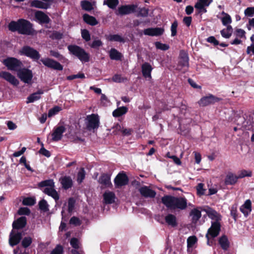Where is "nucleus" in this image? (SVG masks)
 Listing matches in <instances>:
<instances>
[{
    "mask_svg": "<svg viewBox=\"0 0 254 254\" xmlns=\"http://www.w3.org/2000/svg\"><path fill=\"white\" fill-rule=\"evenodd\" d=\"M204 6H205L199 1L197 2L194 5V7L198 10L199 13H205L206 12V9Z\"/></svg>",
    "mask_w": 254,
    "mask_h": 254,
    "instance_id": "48",
    "label": "nucleus"
},
{
    "mask_svg": "<svg viewBox=\"0 0 254 254\" xmlns=\"http://www.w3.org/2000/svg\"><path fill=\"white\" fill-rule=\"evenodd\" d=\"M204 184L199 183L196 187L197 193L199 195H203L205 193V190L203 189Z\"/></svg>",
    "mask_w": 254,
    "mask_h": 254,
    "instance_id": "54",
    "label": "nucleus"
},
{
    "mask_svg": "<svg viewBox=\"0 0 254 254\" xmlns=\"http://www.w3.org/2000/svg\"><path fill=\"white\" fill-rule=\"evenodd\" d=\"M41 61L44 65L48 67L58 70H62L63 69V66L60 63L54 60L45 58L42 59Z\"/></svg>",
    "mask_w": 254,
    "mask_h": 254,
    "instance_id": "11",
    "label": "nucleus"
},
{
    "mask_svg": "<svg viewBox=\"0 0 254 254\" xmlns=\"http://www.w3.org/2000/svg\"><path fill=\"white\" fill-rule=\"evenodd\" d=\"M138 190L140 194L145 198H154L156 194L155 191L145 186L139 188Z\"/></svg>",
    "mask_w": 254,
    "mask_h": 254,
    "instance_id": "18",
    "label": "nucleus"
},
{
    "mask_svg": "<svg viewBox=\"0 0 254 254\" xmlns=\"http://www.w3.org/2000/svg\"><path fill=\"white\" fill-rule=\"evenodd\" d=\"M17 213L20 215H29L30 213V210L27 207H21L18 210Z\"/></svg>",
    "mask_w": 254,
    "mask_h": 254,
    "instance_id": "56",
    "label": "nucleus"
},
{
    "mask_svg": "<svg viewBox=\"0 0 254 254\" xmlns=\"http://www.w3.org/2000/svg\"><path fill=\"white\" fill-rule=\"evenodd\" d=\"M83 18L86 23L92 26L96 25L98 23V21L94 17L90 16L88 14H84L83 15Z\"/></svg>",
    "mask_w": 254,
    "mask_h": 254,
    "instance_id": "31",
    "label": "nucleus"
},
{
    "mask_svg": "<svg viewBox=\"0 0 254 254\" xmlns=\"http://www.w3.org/2000/svg\"><path fill=\"white\" fill-rule=\"evenodd\" d=\"M149 9L148 8L143 7L139 8L138 10L137 16L147 17L148 15Z\"/></svg>",
    "mask_w": 254,
    "mask_h": 254,
    "instance_id": "46",
    "label": "nucleus"
},
{
    "mask_svg": "<svg viewBox=\"0 0 254 254\" xmlns=\"http://www.w3.org/2000/svg\"><path fill=\"white\" fill-rule=\"evenodd\" d=\"M141 69L142 75L145 78H151V72L152 68L149 63H144L141 66Z\"/></svg>",
    "mask_w": 254,
    "mask_h": 254,
    "instance_id": "24",
    "label": "nucleus"
},
{
    "mask_svg": "<svg viewBox=\"0 0 254 254\" xmlns=\"http://www.w3.org/2000/svg\"><path fill=\"white\" fill-rule=\"evenodd\" d=\"M162 202L171 210H185L188 206L187 199L185 197L165 195L161 198Z\"/></svg>",
    "mask_w": 254,
    "mask_h": 254,
    "instance_id": "2",
    "label": "nucleus"
},
{
    "mask_svg": "<svg viewBox=\"0 0 254 254\" xmlns=\"http://www.w3.org/2000/svg\"><path fill=\"white\" fill-rule=\"evenodd\" d=\"M60 181L62 185V187L67 190L72 187L73 182L71 178L69 176H64L60 179Z\"/></svg>",
    "mask_w": 254,
    "mask_h": 254,
    "instance_id": "25",
    "label": "nucleus"
},
{
    "mask_svg": "<svg viewBox=\"0 0 254 254\" xmlns=\"http://www.w3.org/2000/svg\"><path fill=\"white\" fill-rule=\"evenodd\" d=\"M81 36L86 42L90 40V35L89 31L86 29L81 30Z\"/></svg>",
    "mask_w": 254,
    "mask_h": 254,
    "instance_id": "55",
    "label": "nucleus"
},
{
    "mask_svg": "<svg viewBox=\"0 0 254 254\" xmlns=\"http://www.w3.org/2000/svg\"><path fill=\"white\" fill-rule=\"evenodd\" d=\"M98 182L106 188L110 187L112 185L111 182V176L108 174H101Z\"/></svg>",
    "mask_w": 254,
    "mask_h": 254,
    "instance_id": "20",
    "label": "nucleus"
},
{
    "mask_svg": "<svg viewBox=\"0 0 254 254\" xmlns=\"http://www.w3.org/2000/svg\"><path fill=\"white\" fill-rule=\"evenodd\" d=\"M94 2L92 3L86 0H82L80 2L82 9L87 11H90L94 9Z\"/></svg>",
    "mask_w": 254,
    "mask_h": 254,
    "instance_id": "33",
    "label": "nucleus"
},
{
    "mask_svg": "<svg viewBox=\"0 0 254 254\" xmlns=\"http://www.w3.org/2000/svg\"><path fill=\"white\" fill-rule=\"evenodd\" d=\"M19 53L34 61L38 60L41 57L40 54L37 50L28 46L22 47L20 50Z\"/></svg>",
    "mask_w": 254,
    "mask_h": 254,
    "instance_id": "8",
    "label": "nucleus"
},
{
    "mask_svg": "<svg viewBox=\"0 0 254 254\" xmlns=\"http://www.w3.org/2000/svg\"><path fill=\"white\" fill-rule=\"evenodd\" d=\"M86 172L83 168L80 169L77 175L76 181L78 184H81L85 179Z\"/></svg>",
    "mask_w": 254,
    "mask_h": 254,
    "instance_id": "38",
    "label": "nucleus"
},
{
    "mask_svg": "<svg viewBox=\"0 0 254 254\" xmlns=\"http://www.w3.org/2000/svg\"><path fill=\"white\" fill-rule=\"evenodd\" d=\"M128 109L125 106L118 108L113 112V116L114 117H119L125 115L127 112Z\"/></svg>",
    "mask_w": 254,
    "mask_h": 254,
    "instance_id": "34",
    "label": "nucleus"
},
{
    "mask_svg": "<svg viewBox=\"0 0 254 254\" xmlns=\"http://www.w3.org/2000/svg\"><path fill=\"white\" fill-rule=\"evenodd\" d=\"M203 210L206 212L209 218L214 221L206 235L207 244L211 246L213 244V239L216 237L220 231L221 225L219 221L221 220V217L218 212L210 207L204 208Z\"/></svg>",
    "mask_w": 254,
    "mask_h": 254,
    "instance_id": "1",
    "label": "nucleus"
},
{
    "mask_svg": "<svg viewBox=\"0 0 254 254\" xmlns=\"http://www.w3.org/2000/svg\"><path fill=\"white\" fill-rule=\"evenodd\" d=\"M27 224V219L25 216H21L14 221L12 223V227L14 229H22Z\"/></svg>",
    "mask_w": 254,
    "mask_h": 254,
    "instance_id": "21",
    "label": "nucleus"
},
{
    "mask_svg": "<svg viewBox=\"0 0 254 254\" xmlns=\"http://www.w3.org/2000/svg\"><path fill=\"white\" fill-rule=\"evenodd\" d=\"M238 179V176H235L231 173L229 174L226 178L225 183L228 185H234L237 182Z\"/></svg>",
    "mask_w": 254,
    "mask_h": 254,
    "instance_id": "36",
    "label": "nucleus"
},
{
    "mask_svg": "<svg viewBox=\"0 0 254 254\" xmlns=\"http://www.w3.org/2000/svg\"><path fill=\"white\" fill-rule=\"evenodd\" d=\"M18 78L25 83L31 84L33 74L32 70L26 68H22L17 72Z\"/></svg>",
    "mask_w": 254,
    "mask_h": 254,
    "instance_id": "7",
    "label": "nucleus"
},
{
    "mask_svg": "<svg viewBox=\"0 0 254 254\" xmlns=\"http://www.w3.org/2000/svg\"><path fill=\"white\" fill-rule=\"evenodd\" d=\"M75 206V200L72 198H70L68 201V211L71 213L74 210Z\"/></svg>",
    "mask_w": 254,
    "mask_h": 254,
    "instance_id": "51",
    "label": "nucleus"
},
{
    "mask_svg": "<svg viewBox=\"0 0 254 254\" xmlns=\"http://www.w3.org/2000/svg\"><path fill=\"white\" fill-rule=\"evenodd\" d=\"M166 222L170 226L175 227L177 226V218L175 215L172 214H169L165 217Z\"/></svg>",
    "mask_w": 254,
    "mask_h": 254,
    "instance_id": "28",
    "label": "nucleus"
},
{
    "mask_svg": "<svg viewBox=\"0 0 254 254\" xmlns=\"http://www.w3.org/2000/svg\"><path fill=\"white\" fill-rule=\"evenodd\" d=\"M41 145L42 146L41 148L39 150V153L42 154L43 155L47 157H49L51 156V153L49 151L46 149L44 147V144L43 143H41Z\"/></svg>",
    "mask_w": 254,
    "mask_h": 254,
    "instance_id": "59",
    "label": "nucleus"
},
{
    "mask_svg": "<svg viewBox=\"0 0 254 254\" xmlns=\"http://www.w3.org/2000/svg\"><path fill=\"white\" fill-rule=\"evenodd\" d=\"M77 78H82V79L84 78L85 75L83 73H78L77 74H73V75H71L68 76L67 77V79L70 80H73L74 79Z\"/></svg>",
    "mask_w": 254,
    "mask_h": 254,
    "instance_id": "61",
    "label": "nucleus"
},
{
    "mask_svg": "<svg viewBox=\"0 0 254 254\" xmlns=\"http://www.w3.org/2000/svg\"><path fill=\"white\" fill-rule=\"evenodd\" d=\"M8 29L12 32L17 31L23 35H30L33 33L32 24L28 20L19 19L17 21H12L8 25Z\"/></svg>",
    "mask_w": 254,
    "mask_h": 254,
    "instance_id": "3",
    "label": "nucleus"
},
{
    "mask_svg": "<svg viewBox=\"0 0 254 254\" xmlns=\"http://www.w3.org/2000/svg\"><path fill=\"white\" fill-rule=\"evenodd\" d=\"M107 39L110 41L119 42L121 43L125 42L124 38L118 34H110L108 36Z\"/></svg>",
    "mask_w": 254,
    "mask_h": 254,
    "instance_id": "35",
    "label": "nucleus"
},
{
    "mask_svg": "<svg viewBox=\"0 0 254 254\" xmlns=\"http://www.w3.org/2000/svg\"><path fill=\"white\" fill-rule=\"evenodd\" d=\"M31 6L42 9H48L49 8V4H45L44 2L41 0H34L32 1Z\"/></svg>",
    "mask_w": 254,
    "mask_h": 254,
    "instance_id": "32",
    "label": "nucleus"
},
{
    "mask_svg": "<svg viewBox=\"0 0 254 254\" xmlns=\"http://www.w3.org/2000/svg\"><path fill=\"white\" fill-rule=\"evenodd\" d=\"M50 37L53 39L60 40L63 38V34L61 32L54 31L51 35Z\"/></svg>",
    "mask_w": 254,
    "mask_h": 254,
    "instance_id": "62",
    "label": "nucleus"
},
{
    "mask_svg": "<svg viewBox=\"0 0 254 254\" xmlns=\"http://www.w3.org/2000/svg\"><path fill=\"white\" fill-rule=\"evenodd\" d=\"M32 242V239L30 237H24L21 242V245L24 248H26L30 246Z\"/></svg>",
    "mask_w": 254,
    "mask_h": 254,
    "instance_id": "43",
    "label": "nucleus"
},
{
    "mask_svg": "<svg viewBox=\"0 0 254 254\" xmlns=\"http://www.w3.org/2000/svg\"><path fill=\"white\" fill-rule=\"evenodd\" d=\"M219 243L223 250H226L229 247L228 239L225 235L219 238Z\"/></svg>",
    "mask_w": 254,
    "mask_h": 254,
    "instance_id": "37",
    "label": "nucleus"
},
{
    "mask_svg": "<svg viewBox=\"0 0 254 254\" xmlns=\"http://www.w3.org/2000/svg\"><path fill=\"white\" fill-rule=\"evenodd\" d=\"M219 101V99L212 94L209 96L203 97L198 101V104L201 106H206Z\"/></svg>",
    "mask_w": 254,
    "mask_h": 254,
    "instance_id": "14",
    "label": "nucleus"
},
{
    "mask_svg": "<svg viewBox=\"0 0 254 254\" xmlns=\"http://www.w3.org/2000/svg\"><path fill=\"white\" fill-rule=\"evenodd\" d=\"M189 57L188 54L184 51H181L179 56V61L178 68L183 72L187 71L189 67Z\"/></svg>",
    "mask_w": 254,
    "mask_h": 254,
    "instance_id": "9",
    "label": "nucleus"
},
{
    "mask_svg": "<svg viewBox=\"0 0 254 254\" xmlns=\"http://www.w3.org/2000/svg\"><path fill=\"white\" fill-rule=\"evenodd\" d=\"M62 110V108L56 106L51 109L48 112V117H52L54 115L57 114L60 111Z\"/></svg>",
    "mask_w": 254,
    "mask_h": 254,
    "instance_id": "41",
    "label": "nucleus"
},
{
    "mask_svg": "<svg viewBox=\"0 0 254 254\" xmlns=\"http://www.w3.org/2000/svg\"><path fill=\"white\" fill-rule=\"evenodd\" d=\"M178 27V22L176 20H175L171 25V36L174 37L177 34V30Z\"/></svg>",
    "mask_w": 254,
    "mask_h": 254,
    "instance_id": "57",
    "label": "nucleus"
},
{
    "mask_svg": "<svg viewBox=\"0 0 254 254\" xmlns=\"http://www.w3.org/2000/svg\"><path fill=\"white\" fill-rule=\"evenodd\" d=\"M23 204L25 205H33L35 203V200L32 197H27L23 200Z\"/></svg>",
    "mask_w": 254,
    "mask_h": 254,
    "instance_id": "53",
    "label": "nucleus"
},
{
    "mask_svg": "<svg viewBox=\"0 0 254 254\" xmlns=\"http://www.w3.org/2000/svg\"><path fill=\"white\" fill-rule=\"evenodd\" d=\"M119 2L118 0H105L104 1V4L107 5L110 8L115 9Z\"/></svg>",
    "mask_w": 254,
    "mask_h": 254,
    "instance_id": "40",
    "label": "nucleus"
},
{
    "mask_svg": "<svg viewBox=\"0 0 254 254\" xmlns=\"http://www.w3.org/2000/svg\"><path fill=\"white\" fill-rule=\"evenodd\" d=\"M22 239V233L21 232H16L12 230L9 235V244L10 246L13 247L19 243Z\"/></svg>",
    "mask_w": 254,
    "mask_h": 254,
    "instance_id": "16",
    "label": "nucleus"
},
{
    "mask_svg": "<svg viewBox=\"0 0 254 254\" xmlns=\"http://www.w3.org/2000/svg\"><path fill=\"white\" fill-rule=\"evenodd\" d=\"M43 93L44 92L43 90H39L37 92L31 94L27 98V103H33L35 101L38 100L41 98L40 95L43 94Z\"/></svg>",
    "mask_w": 254,
    "mask_h": 254,
    "instance_id": "29",
    "label": "nucleus"
},
{
    "mask_svg": "<svg viewBox=\"0 0 254 254\" xmlns=\"http://www.w3.org/2000/svg\"><path fill=\"white\" fill-rule=\"evenodd\" d=\"M3 64L7 67L8 69L18 72L23 66L22 62L14 58H7L3 61Z\"/></svg>",
    "mask_w": 254,
    "mask_h": 254,
    "instance_id": "6",
    "label": "nucleus"
},
{
    "mask_svg": "<svg viewBox=\"0 0 254 254\" xmlns=\"http://www.w3.org/2000/svg\"><path fill=\"white\" fill-rule=\"evenodd\" d=\"M43 192L49 196L52 197L55 201H57L59 199V195L55 189V187L45 188Z\"/></svg>",
    "mask_w": 254,
    "mask_h": 254,
    "instance_id": "23",
    "label": "nucleus"
},
{
    "mask_svg": "<svg viewBox=\"0 0 254 254\" xmlns=\"http://www.w3.org/2000/svg\"><path fill=\"white\" fill-rule=\"evenodd\" d=\"M109 56L111 60L116 61L121 60L123 57L122 53L115 48H112L109 51Z\"/></svg>",
    "mask_w": 254,
    "mask_h": 254,
    "instance_id": "30",
    "label": "nucleus"
},
{
    "mask_svg": "<svg viewBox=\"0 0 254 254\" xmlns=\"http://www.w3.org/2000/svg\"><path fill=\"white\" fill-rule=\"evenodd\" d=\"M103 43L100 40H95L91 44H89L90 46L92 48H97L102 46Z\"/></svg>",
    "mask_w": 254,
    "mask_h": 254,
    "instance_id": "60",
    "label": "nucleus"
},
{
    "mask_svg": "<svg viewBox=\"0 0 254 254\" xmlns=\"http://www.w3.org/2000/svg\"><path fill=\"white\" fill-rule=\"evenodd\" d=\"M41 61L44 65L48 67L58 70H62L63 69V66L60 63L54 60L45 58L42 59Z\"/></svg>",
    "mask_w": 254,
    "mask_h": 254,
    "instance_id": "12",
    "label": "nucleus"
},
{
    "mask_svg": "<svg viewBox=\"0 0 254 254\" xmlns=\"http://www.w3.org/2000/svg\"><path fill=\"white\" fill-rule=\"evenodd\" d=\"M222 23L223 25L226 26L232 22V19L231 16L228 15L226 16H224L221 18Z\"/></svg>",
    "mask_w": 254,
    "mask_h": 254,
    "instance_id": "63",
    "label": "nucleus"
},
{
    "mask_svg": "<svg viewBox=\"0 0 254 254\" xmlns=\"http://www.w3.org/2000/svg\"><path fill=\"white\" fill-rule=\"evenodd\" d=\"M252 173L250 171L242 170L239 172L238 177L239 179L243 178L245 177H251Z\"/></svg>",
    "mask_w": 254,
    "mask_h": 254,
    "instance_id": "45",
    "label": "nucleus"
},
{
    "mask_svg": "<svg viewBox=\"0 0 254 254\" xmlns=\"http://www.w3.org/2000/svg\"><path fill=\"white\" fill-rule=\"evenodd\" d=\"M112 80L117 83H121L127 81V78L123 77L120 74H116L112 77Z\"/></svg>",
    "mask_w": 254,
    "mask_h": 254,
    "instance_id": "44",
    "label": "nucleus"
},
{
    "mask_svg": "<svg viewBox=\"0 0 254 254\" xmlns=\"http://www.w3.org/2000/svg\"><path fill=\"white\" fill-rule=\"evenodd\" d=\"M164 29L162 28H149L144 30L143 33L145 35L151 36H158L162 35Z\"/></svg>",
    "mask_w": 254,
    "mask_h": 254,
    "instance_id": "19",
    "label": "nucleus"
},
{
    "mask_svg": "<svg viewBox=\"0 0 254 254\" xmlns=\"http://www.w3.org/2000/svg\"><path fill=\"white\" fill-rule=\"evenodd\" d=\"M63 247L60 245H58L55 248L52 250L50 254H63Z\"/></svg>",
    "mask_w": 254,
    "mask_h": 254,
    "instance_id": "50",
    "label": "nucleus"
},
{
    "mask_svg": "<svg viewBox=\"0 0 254 254\" xmlns=\"http://www.w3.org/2000/svg\"><path fill=\"white\" fill-rule=\"evenodd\" d=\"M39 187L46 188L55 187V183L53 180H47L39 183Z\"/></svg>",
    "mask_w": 254,
    "mask_h": 254,
    "instance_id": "39",
    "label": "nucleus"
},
{
    "mask_svg": "<svg viewBox=\"0 0 254 254\" xmlns=\"http://www.w3.org/2000/svg\"><path fill=\"white\" fill-rule=\"evenodd\" d=\"M128 179L124 172L119 173L114 179L116 188H119L128 184Z\"/></svg>",
    "mask_w": 254,
    "mask_h": 254,
    "instance_id": "13",
    "label": "nucleus"
},
{
    "mask_svg": "<svg viewBox=\"0 0 254 254\" xmlns=\"http://www.w3.org/2000/svg\"><path fill=\"white\" fill-rule=\"evenodd\" d=\"M65 131V128L63 126L55 128L53 130V132L52 133V140L53 141H58L60 140L63 137V133Z\"/></svg>",
    "mask_w": 254,
    "mask_h": 254,
    "instance_id": "17",
    "label": "nucleus"
},
{
    "mask_svg": "<svg viewBox=\"0 0 254 254\" xmlns=\"http://www.w3.org/2000/svg\"><path fill=\"white\" fill-rule=\"evenodd\" d=\"M39 208L44 212L47 211L48 209V204L45 199H42L39 202Z\"/></svg>",
    "mask_w": 254,
    "mask_h": 254,
    "instance_id": "47",
    "label": "nucleus"
},
{
    "mask_svg": "<svg viewBox=\"0 0 254 254\" xmlns=\"http://www.w3.org/2000/svg\"><path fill=\"white\" fill-rule=\"evenodd\" d=\"M103 198L106 204H112L115 201L116 195L113 192L108 191L104 193Z\"/></svg>",
    "mask_w": 254,
    "mask_h": 254,
    "instance_id": "26",
    "label": "nucleus"
},
{
    "mask_svg": "<svg viewBox=\"0 0 254 254\" xmlns=\"http://www.w3.org/2000/svg\"><path fill=\"white\" fill-rule=\"evenodd\" d=\"M69 223L70 224L74 225L75 226H79L81 225V222L78 218L75 216H73L70 218Z\"/></svg>",
    "mask_w": 254,
    "mask_h": 254,
    "instance_id": "58",
    "label": "nucleus"
},
{
    "mask_svg": "<svg viewBox=\"0 0 254 254\" xmlns=\"http://www.w3.org/2000/svg\"><path fill=\"white\" fill-rule=\"evenodd\" d=\"M35 18L40 23H49L50 21V19L49 16L41 11H38L36 12Z\"/></svg>",
    "mask_w": 254,
    "mask_h": 254,
    "instance_id": "22",
    "label": "nucleus"
},
{
    "mask_svg": "<svg viewBox=\"0 0 254 254\" xmlns=\"http://www.w3.org/2000/svg\"><path fill=\"white\" fill-rule=\"evenodd\" d=\"M85 125L88 130L94 132L99 127L100 119L99 116L95 114L87 116L85 119Z\"/></svg>",
    "mask_w": 254,
    "mask_h": 254,
    "instance_id": "5",
    "label": "nucleus"
},
{
    "mask_svg": "<svg viewBox=\"0 0 254 254\" xmlns=\"http://www.w3.org/2000/svg\"><path fill=\"white\" fill-rule=\"evenodd\" d=\"M245 14L247 16L252 17L254 14V7H249L245 10Z\"/></svg>",
    "mask_w": 254,
    "mask_h": 254,
    "instance_id": "64",
    "label": "nucleus"
},
{
    "mask_svg": "<svg viewBox=\"0 0 254 254\" xmlns=\"http://www.w3.org/2000/svg\"><path fill=\"white\" fill-rule=\"evenodd\" d=\"M0 77L3 78L7 82L14 86H17L19 82L16 77L7 71H1L0 72Z\"/></svg>",
    "mask_w": 254,
    "mask_h": 254,
    "instance_id": "15",
    "label": "nucleus"
},
{
    "mask_svg": "<svg viewBox=\"0 0 254 254\" xmlns=\"http://www.w3.org/2000/svg\"><path fill=\"white\" fill-rule=\"evenodd\" d=\"M69 53L77 57L81 62L86 63L89 61L90 55L84 49L76 45L68 46Z\"/></svg>",
    "mask_w": 254,
    "mask_h": 254,
    "instance_id": "4",
    "label": "nucleus"
},
{
    "mask_svg": "<svg viewBox=\"0 0 254 254\" xmlns=\"http://www.w3.org/2000/svg\"><path fill=\"white\" fill-rule=\"evenodd\" d=\"M137 6L134 4L123 5L118 7L116 12L118 15H127L135 11Z\"/></svg>",
    "mask_w": 254,
    "mask_h": 254,
    "instance_id": "10",
    "label": "nucleus"
},
{
    "mask_svg": "<svg viewBox=\"0 0 254 254\" xmlns=\"http://www.w3.org/2000/svg\"><path fill=\"white\" fill-rule=\"evenodd\" d=\"M115 127L117 130H121L122 133L125 135H130L132 131L131 129L124 128L123 127L122 128L121 126L119 124H117Z\"/></svg>",
    "mask_w": 254,
    "mask_h": 254,
    "instance_id": "42",
    "label": "nucleus"
},
{
    "mask_svg": "<svg viewBox=\"0 0 254 254\" xmlns=\"http://www.w3.org/2000/svg\"><path fill=\"white\" fill-rule=\"evenodd\" d=\"M197 242V238L195 236H190L188 238L187 246L188 248H191Z\"/></svg>",
    "mask_w": 254,
    "mask_h": 254,
    "instance_id": "49",
    "label": "nucleus"
},
{
    "mask_svg": "<svg viewBox=\"0 0 254 254\" xmlns=\"http://www.w3.org/2000/svg\"><path fill=\"white\" fill-rule=\"evenodd\" d=\"M156 48L158 49L166 51L169 49V46L165 44H162L159 42H156L155 43Z\"/></svg>",
    "mask_w": 254,
    "mask_h": 254,
    "instance_id": "52",
    "label": "nucleus"
},
{
    "mask_svg": "<svg viewBox=\"0 0 254 254\" xmlns=\"http://www.w3.org/2000/svg\"><path fill=\"white\" fill-rule=\"evenodd\" d=\"M190 215L191 217L192 223L196 224L201 216V213L200 210L197 208L192 209L190 213Z\"/></svg>",
    "mask_w": 254,
    "mask_h": 254,
    "instance_id": "27",
    "label": "nucleus"
}]
</instances>
